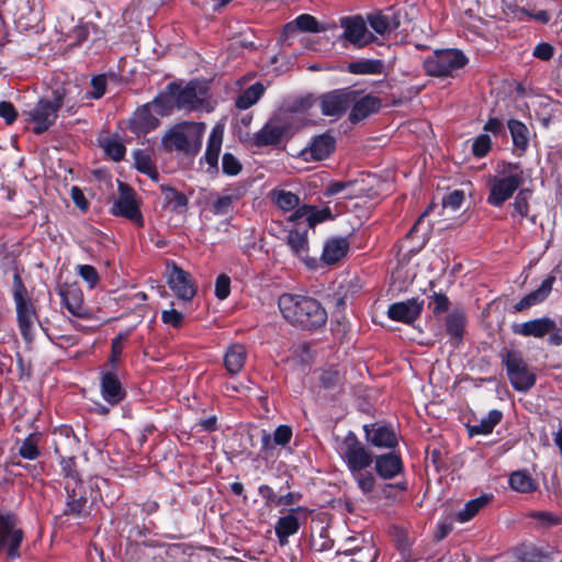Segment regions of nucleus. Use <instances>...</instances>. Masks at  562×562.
<instances>
[{"label":"nucleus","mask_w":562,"mask_h":562,"mask_svg":"<svg viewBox=\"0 0 562 562\" xmlns=\"http://www.w3.org/2000/svg\"><path fill=\"white\" fill-rule=\"evenodd\" d=\"M302 510V507L293 508L288 515L280 517L277 521L276 535L279 538L280 544H286L288 538L297 532L300 527L297 513Z\"/></svg>","instance_id":"nucleus-29"},{"label":"nucleus","mask_w":562,"mask_h":562,"mask_svg":"<svg viewBox=\"0 0 562 562\" xmlns=\"http://www.w3.org/2000/svg\"><path fill=\"white\" fill-rule=\"evenodd\" d=\"M514 333L535 338H542L549 335V342L553 346H560L562 345V318L559 323L550 317L535 318L515 325Z\"/></svg>","instance_id":"nucleus-6"},{"label":"nucleus","mask_w":562,"mask_h":562,"mask_svg":"<svg viewBox=\"0 0 562 562\" xmlns=\"http://www.w3.org/2000/svg\"><path fill=\"white\" fill-rule=\"evenodd\" d=\"M464 317L461 314H450L447 318V331L457 345L462 337Z\"/></svg>","instance_id":"nucleus-49"},{"label":"nucleus","mask_w":562,"mask_h":562,"mask_svg":"<svg viewBox=\"0 0 562 562\" xmlns=\"http://www.w3.org/2000/svg\"><path fill=\"white\" fill-rule=\"evenodd\" d=\"M183 318V314L175 308L165 310L161 313L162 323L172 327H180Z\"/></svg>","instance_id":"nucleus-56"},{"label":"nucleus","mask_w":562,"mask_h":562,"mask_svg":"<svg viewBox=\"0 0 562 562\" xmlns=\"http://www.w3.org/2000/svg\"><path fill=\"white\" fill-rule=\"evenodd\" d=\"M554 281V276H548L537 290L524 296L515 305V310L517 312H521L524 310H527L531 306L538 305L541 302H543L551 293Z\"/></svg>","instance_id":"nucleus-25"},{"label":"nucleus","mask_w":562,"mask_h":562,"mask_svg":"<svg viewBox=\"0 0 562 562\" xmlns=\"http://www.w3.org/2000/svg\"><path fill=\"white\" fill-rule=\"evenodd\" d=\"M509 485L519 493H530L537 487L536 482L526 472L517 471L509 476Z\"/></svg>","instance_id":"nucleus-45"},{"label":"nucleus","mask_w":562,"mask_h":562,"mask_svg":"<svg viewBox=\"0 0 562 562\" xmlns=\"http://www.w3.org/2000/svg\"><path fill=\"white\" fill-rule=\"evenodd\" d=\"M491 145V137L486 134H481L474 139L472 144V151L476 157H484L490 151Z\"/></svg>","instance_id":"nucleus-55"},{"label":"nucleus","mask_w":562,"mask_h":562,"mask_svg":"<svg viewBox=\"0 0 562 562\" xmlns=\"http://www.w3.org/2000/svg\"><path fill=\"white\" fill-rule=\"evenodd\" d=\"M368 23L375 34L386 37L400 26V19L391 11L378 12L368 15Z\"/></svg>","instance_id":"nucleus-23"},{"label":"nucleus","mask_w":562,"mask_h":562,"mask_svg":"<svg viewBox=\"0 0 562 562\" xmlns=\"http://www.w3.org/2000/svg\"><path fill=\"white\" fill-rule=\"evenodd\" d=\"M167 282L181 300L190 301L196 293V286L191 276L175 263L167 266Z\"/></svg>","instance_id":"nucleus-12"},{"label":"nucleus","mask_w":562,"mask_h":562,"mask_svg":"<svg viewBox=\"0 0 562 562\" xmlns=\"http://www.w3.org/2000/svg\"><path fill=\"white\" fill-rule=\"evenodd\" d=\"M382 70L383 64L376 59H363L348 65V71L356 75H376Z\"/></svg>","instance_id":"nucleus-43"},{"label":"nucleus","mask_w":562,"mask_h":562,"mask_svg":"<svg viewBox=\"0 0 562 562\" xmlns=\"http://www.w3.org/2000/svg\"><path fill=\"white\" fill-rule=\"evenodd\" d=\"M422 308L417 300L397 302L389 306L387 316L393 321L409 324L419 316Z\"/></svg>","instance_id":"nucleus-20"},{"label":"nucleus","mask_w":562,"mask_h":562,"mask_svg":"<svg viewBox=\"0 0 562 562\" xmlns=\"http://www.w3.org/2000/svg\"><path fill=\"white\" fill-rule=\"evenodd\" d=\"M286 243L292 250V252L299 257L301 260L308 263L307 260V250H308V243L306 235L304 233H301L299 231H291L286 237Z\"/></svg>","instance_id":"nucleus-37"},{"label":"nucleus","mask_w":562,"mask_h":562,"mask_svg":"<svg viewBox=\"0 0 562 562\" xmlns=\"http://www.w3.org/2000/svg\"><path fill=\"white\" fill-rule=\"evenodd\" d=\"M263 92L265 87L261 83H254L237 97L235 104L239 110H247L258 102Z\"/></svg>","instance_id":"nucleus-38"},{"label":"nucleus","mask_w":562,"mask_h":562,"mask_svg":"<svg viewBox=\"0 0 562 562\" xmlns=\"http://www.w3.org/2000/svg\"><path fill=\"white\" fill-rule=\"evenodd\" d=\"M351 105L350 121L358 122L375 112L380 108L381 101L373 95L360 97L356 91V100L352 101Z\"/></svg>","instance_id":"nucleus-30"},{"label":"nucleus","mask_w":562,"mask_h":562,"mask_svg":"<svg viewBox=\"0 0 562 562\" xmlns=\"http://www.w3.org/2000/svg\"><path fill=\"white\" fill-rule=\"evenodd\" d=\"M22 531L16 528L15 517L0 516V552H5L10 559L19 557V547L22 541Z\"/></svg>","instance_id":"nucleus-9"},{"label":"nucleus","mask_w":562,"mask_h":562,"mask_svg":"<svg viewBox=\"0 0 562 562\" xmlns=\"http://www.w3.org/2000/svg\"><path fill=\"white\" fill-rule=\"evenodd\" d=\"M335 148V138L328 134L316 136L307 148L302 150L304 160H323L327 158Z\"/></svg>","instance_id":"nucleus-19"},{"label":"nucleus","mask_w":562,"mask_h":562,"mask_svg":"<svg viewBox=\"0 0 562 562\" xmlns=\"http://www.w3.org/2000/svg\"><path fill=\"white\" fill-rule=\"evenodd\" d=\"M359 490L367 496H371L375 487V477L371 472L359 470L351 472Z\"/></svg>","instance_id":"nucleus-47"},{"label":"nucleus","mask_w":562,"mask_h":562,"mask_svg":"<svg viewBox=\"0 0 562 562\" xmlns=\"http://www.w3.org/2000/svg\"><path fill=\"white\" fill-rule=\"evenodd\" d=\"M233 209V198L231 195H221L212 202L211 210L216 215L228 214Z\"/></svg>","instance_id":"nucleus-54"},{"label":"nucleus","mask_w":562,"mask_h":562,"mask_svg":"<svg viewBox=\"0 0 562 562\" xmlns=\"http://www.w3.org/2000/svg\"><path fill=\"white\" fill-rule=\"evenodd\" d=\"M58 109L54 103L42 100L31 112L32 122L35 124L34 133L41 134L45 132L56 120Z\"/></svg>","instance_id":"nucleus-18"},{"label":"nucleus","mask_w":562,"mask_h":562,"mask_svg":"<svg viewBox=\"0 0 562 562\" xmlns=\"http://www.w3.org/2000/svg\"><path fill=\"white\" fill-rule=\"evenodd\" d=\"M525 173L519 164L501 161L495 168V173L486 181L488 188L487 203L499 207L508 201L524 184Z\"/></svg>","instance_id":"nucleus-2"},{"label":"nucleus","mask_w":562,"mask_h":562,"mask_svg":"<svg viewBox=\"0 0 562 562\" xmlns=\"http://www.w3.org/2000/svg\"><path fill=\"white\" fill-rule=\"evenodd\" d=\"M468 63L465 55L458 49H443L435 52L424 61L425 71L429 76L447 77L461 69Z\"/></svg>","instance_id":"nucleus-5"},{"label":"nucleus","mask_w":562,"mask_h":562,"mask_svg":"<svg viewBox=\"0 0 562 562\" xmlns=\"http://www.w3.org/2000/svg\"><path fill=\"white\" fill-rule=\"evenodd\" d=\"M134 158L135 166L140 172L146 173L151 178H157V172L151 164L150 157L147 154L138 150L135 151Z\"/></svg>","instance_id":"nucleus-52"},{"label":"nucleus","mask_w":562,"mask_h":562,"mask_svg":"<svg viewBox=\"0 0 562 562\" xmlns=\"http://www.w3.org/2000/svg\"><path fill=\"white\" fill-rule=\"evenodd\" d=\"M490 498L487 496H481L469 501L462 509L456 514V518L459 522H467L471 520L487 503Z\"/></svg>","instance_id":"nucleus-41"},{"label":"nucleus","mask_w":562,"mask_h":562,"mask_svg":"<svg viewBox=\"0 0 562 562\" xmlns=\"http://www.w3.org/2000/svg\"><path fill=\"white\" fill-rule=\"evenodd\" d=\"M278 306L284 319L301 328H317L327 319L325 308L310 296L284 293L279 296Z\"/></svg>","instance_id":"nucleus-1"},{"label":"nucleus","mask_w":562,"mask_h":562,"mask_svg":"<svg viewBox=\"0 0 562 562\" xmlns=\"http://www.w3.org/2000/svg\"><path fill=\"white\" fill-rule=\"evenodd\" d=\"M504 362L508 379L516 391L526 392L535 385L536 374L518 352L508 351Z\"/></svg>","instance_id":"nucleus-8"},{"label":"nucleus","mask_w":562,"mask_h":562,"mask_svg":"<svg viewBox=\"0 0 562 562\" xmlns=\"http://www.w3.org/2000/svg\"><path fill=\"white\" fill-rule=\"evenodd\" d=\"M337 450L350 473L359 470H366L372 463L371 453L351 431L345 436L338 445Z\"/></svg>","instance_id":"nucleus-7"},{"label":"nucleus","mask_w":562,"mask_h":562,"mask_svg":"<svg viewBox=\"0 0 562 562\" xmlns=\"http://www.w3.org/2000/svg\"><path fill=\"white\" fill-rule=\"evenodd\" d=\"M37 437L35 435H30L27 438L23 440L19 448V454L27 460H34L38 457V448H37Z\"/></svg>","instance_id":"nucleus-51"},{"label":"nucleus","mask_w":562,"mask_h":562,"mask_svg":"<svg viewBox=\"0 0 562 562\" xmlns=\"http://www.w3.org/2000/svg\"><path fill=\"white\" fill-rule=\"evenodd\" d=\"M100 146L103 151L113 160L117 161L125 155V147L114 137L100 138Z\"/></svg>","instance_id":"nucleus-46"},{"label":"nucleus","mask_w":562,"mask_h":562,"mask_svg":"<svg viewBox=\"0 0 562 562\" xmlns=\"http://www.w3.org/2000/svg\"><path fill=\"white\" fill-rule=\"evenodd\" d=\"M464 200V194L462 191L456 190L451 193H449L447 196L442 200V206L445 209L449 207L452 211H456L460 209L462 202Z\"/></svg>","instance_id":"nucleus-59"},{"label":"nucleus","mask_w":562,"mask_h":562,"mask_svg":"<svg viewBox=\"0 0 562 562\" xmlns=\"http://www.w3.org/2000/svg\"><path fill=\"white\" fill-rule=\"evenodd\" d=\"M296 31L319 33L325 31V27L322 26L313 15L301 14L295 20L284 25L282 32L283 40H288L290 36L294 35Z\"/></svg>","instance_id":"nucleus-24"},{"label":"nucleus","mask_w":562,"mask_h":562,"mask_svg":"<svg viewBox=\"0 0 562 562\" xmlns=\"http://www.w3.org/2000/svg\"><path fill=\"white\" fill-rule=\"evenodd\" d=\"M223 137L224 126L221 124H216L210 134L206 151L204 155V159L211 169L217 166Z\"/></svg>","instance_id":"nucleus-31"},{"label":"nucleus","mask_w":562,"mask_h":562,"mask_svg":"<svg viewBox=\"0 0 562 562\" xmlns=\"http://www.w3.org/2000/svg\"><path fill=\"white\" fill-rule=\"evenodd\" d=\"M350 243L346 237H334L324 244L322 260L326 265H333L342 259L349 250Z\"/></svg>","instance_id":"nucleus-28"},{"label":"nucleus","mask_w":562,"mask_h":562,"mask_svg":"<svg viewBox=\"0 0 562 562\" xmlns=\"http://www.w3.org/2000/svg\"><path fill=\"white\" fill-rule=\"evenodd\" d=\"M368 442L378 448H394L398 440L393 428L378 424L364 425Z\"/></svg>","instance_id":"nucleus-17"},{"label":"nucleus","mask_w":562,"mask_h":562,"mask_svg":"<svg viewBox=\"0 0 562 562\" xmlns=\"http://www.w3.org/2000/svg\"><path fill=\"white\" fill-rule=\"evenodd\" d=\"M76 269L78 274L88 283L90 289L98 284L100 278L94 267L90 265H79Z\"/></svg>","instance_id":"nucleus-53"},{"label":"nucleus","mask_w":562,"mask_h":562,"mask_svg":"<svg viewBox=\"0 0 562 562\" xmlns=\"http://www.w3.org/2000/svg\"><path fill=\"white\" fill-rule=\"evenodd\" d=\"M231 293V280L227 276L221 274L215 282V295L220 300H225Z\"/></svg>","instance_id":"nucleus-57"},{"label":"nucleus","mask_w":562,"mask_h":562,"mask_svg":"<svg viewBox=\"0 0 562 562\" xmlns=\"http://www.w3.org/2000/svg\"><path fill=\"white\" fill-rule=\"evenodd\" d=\"M502 412L497 409L491 411L477 425L470 427V434L472 436L491 434L494 427L502 420Z\"/></svg>","instance_id":"nucleus-42"},{"label":"nucleus","mask_w":562,"mask_h":562,"mask_svg":"<svg viewBox=\"0 0 562 562\" xmlns=\"http://www.w3.org/2000/svg\"><path fill=\"white\" fill-rule=\"evenodd\" d=\"M292 438V429L289 426L280 425L271 436L263 431L261 437L262 450H272L274 446H285Z\"/></svg>","instance_id":"nucleus-35"},{"label":"nucleus","mask_w":562,"mask_h":562,"mask_svg":"<svg viewBox=\"0 0 562 562\" xmlns=\"http://www.w3.org/2000/svg\"><path fill=\"white\" fill-rule=\"evenodd\" d=\"M72 495H69V501L67 503L68 512L79 514L86 505V498L81 494L77 496L75 487L72 488Z\"/></svg>","instance_id":"nucleus-61"},{"label":"nucleus","mask_w":562,"mask_h":562,"mask_svg":"<svg viewBox=\"0 0 562 562\" xmlns=\"http://www.w3.org/2000/svg\"><path fill=\"white\" fill-rule=\"evenodd\" d=\"M289 114L283 112L272 117L257 134V144L271 145L278 143L290 131L286 124Z\"/></svg>","instance_id":"nucleus-15"},{"label":"nucleus","mask_w":562,"mask_h":562,"mask_svg":"<svg viewBox=\"0 0 562 562\" xmlns=\"http://www.w3.org/2000/svg\"><path fill=\"white\" fill-rule=\"evenodd\" d=\"M112 213L117 216H124L139 227L144 225L135 194L123 184L120 186V196L113 203Z\"/></svg>","instance_id":"nucleus-11"},{"label":"nucleus","mask_w":562,"mask_h":562,"mask_svg":"<svg viewBox=\"0 0 562 562\" xmlns=\"http://www.w3.org/2000/svg\"><path fill=\"white\" fill-rule=\"evenodd\" d=\"M59 294L64 306L70 314L77 317H86L89 314L83 303L82 290L77 283L64 284L59 290Z\"/></svg>","instance_id":"nucleus-16"},{"label":"nucleus","mask_w":562,"mask_h":562,"mask_svg":"<svg viewBox=\"0 0 562 562\" xmlns=\"http://www.w3.org/2000/svg\"><path fill=\"white\" fill-rule=\"evenodd\" d=\"M508 130L515 147L525 150L529 144V131L527 126L520 121L510 120L508 122Z\"/></svg>","instance_id":"nucleus-39"},{"label":"nucleus","mask_w":562,"mask_h":562,"mask_svg":"<svg viewBox=\"0 0 562 562\" xmlns=\"http://www.w3.org/2000/svg\"><path fill=\"white\" fill-rule=\"evenodd\" d=\"M364 188L359 181H337L330 183L326 189V195L341 194L344 199L361 198Z\"/></svg>","instance_id":"nucleus-33"},{"label":"nucleus","mask_w":562,"mask_h":562,"mask_svg":"<svg viewBox=\"0 0 562 562\" xmlns=\"http://www.w3.org/2000/svg\"><path fill=\"white\" fill-rule=\"evenodd\" d=\"M222 167L228 176H236L241 169L239 161L228 153L223 156Z\"/></svg>","instance_id":"nucleus-58"},{"label":"nucleus","mask_w":562,"mask_h":562,"mask_svg":"<svg viewBox=\"0 0 562 562\" xmlns=\"http://www.w3.org/2000/svg\"><path fill=\"white\" fill-rule=\"evenodd\" d=\"M516 557L520 562H541L544 553L532 544H522L517 548Z\"/></svg>","instance_id":"nucleus-48"},{"label":"nucleus","mask_w":562,"mask_h":562,"mask_svg":"<svg viewBox=\"0 0 562 562\" xmlns=\"http://www.w3.org/2000/svg\"><path fill=\"white\" fill-rule=\"evenodd\" d=\"M176 91V106L180 110L193 111L201 109L207 98L206 87L199 82H190Z\"/></svg>","instance_id":"nucleus-13"},{"label":"nucleus","mask_w":562,"mask_h":562,"mask_svg":"<svg viewBox=\"0 0 562 562\" xmlns=\"http://www.w3.org/2000/svg\"><path fill=\"white\" fill-rule=\"evenodd\" d=\"M429 306L435 313H441L448 310L449 301L443 294H434L430 299Z\"/></svg>","instance_id":"nucleus-63"},{"label":"nucleus","mask_w":562,"mask_h":562,"mask_svg":"<svg viewBox=\"0 0 562 562\" xmlns=\"http://www.w3.org/2000/svg\"><path fill=\"white\" fill-rule=\"evenodd\" d=\"M101 395L110 405L119 404L125 396V391L113 372H103L101 375Z\"/></svg>","instance_id":"nucleus-21"},{"label":"nucleus","mask_w":562,"mask_h":562,"mask_svg":"<svg viewBox=\"0 0 562 562\" xmlns=\"http://www.w3.org/2000/svg\"><path fill=\"white\" fill-rule=\"evenodd\" d=\"M246 358L247 352L243 345H232L224 355L226 370L232 374L238 373L244 368Z\"/></svg>","instance_id":"nucleus-34"},{"label":"nucleus","mask_w":562,"mask_h":562,"mask_svg":"<svg viewBox=\"0 0 562 562\" xmlns=\"http://www.w3.org/2000/svg\"><path fill=\"white\" fill-rule=\"evenodd\" d=\"M531 198V191L529 189H522L515 196L513 202V207L515 214H518L520 218H524L528 215L529 212V200Z\"/></svg>","instance_id":"nucleus-50"},{"label":"nucleus","mask_w":562,"mask_h":562,"mask_svg":"<svg viewBox=\"0 0 562 562\" xmlns=\"http://www.w3.org/2000/svg\"><path fill=\"white\" fill-rule=\"evenodd\" d=\"M83 100L82 91L79 85L74 81H67L60 88L54 91V104L57 109L66 105L72 109Z\"/></svg>","instance_id":"nucleus-22"},{"label":"nucleus","mask_w":562,"mask_h":562,"mask_svg":"<svg viewBox=\"0 0 562 562\" xmlns=\"http://www.w3.org/2000/svg\"><path fill=\"white\" fill-rule=\"evenodd\" d=\"M203 123H181L171 127L162 138L164 145L189 155L196 154L202 144Z\"/></svg>","instance_id":"nucleus-3"},{"label":"nucleus","mask_w":562,"mask_h":562,"mask_svg":"<svg viewBox=\"0 0 562 562\" xmlns=\"http://www.w3.org/2000/svg\"><path fill=\"white\" fill-rule=\"evenodd\" d=\"M375 470L381 477L393 479L402 471V461L393 453L382 454L375 459Z\"/></svg>","instance_id":"nucleus-32"},{"label":"nucleus","mask_w":562,"mask_h":562,"mask_svg":"<svg viewBox=\"0 0 562 562\" xmlns=\"http://www.w3.org/2000/svg\"><path fill=\"white\" fill-rule=\"evenodd\" d=\"M157 115L165 116L176 106V91L159 94L151 103H149Z\"/></svg>","instance_id":"nucleus-44"},{"label":"nucleus","mask_w":562,"mask_h":562,"mask_svg":"<svg viewBox=\"0 0 562 562\" xmlns=\"http://www.w3.org/2000/svg\"><path fill=\"white\" fill-rule=\"evenodd\" d=\"M331 218L328 207L317 209L311 205H302L290 216L291 221H304L311 227Z\"/></svg>","instance_id":"nucleus-26"},{"label":"nucleus","mask_w":562,"mask_h":562,"mask_svg":"<svg viewBox=\"0 0 562 562\" xmlns=\"http://www.w3.org/2000/svg\"><path fill=\"white\" fill-rule=\"evenodd\" d=\"M271 200L278 205L282 211H292L297 210L300 206V198L284 189H274L270 193Z\"/></svg>","instance_id":"nucleus-36"},{"label":"nucleus","mask_w":562,"mask_h":562,"mask_svg":"<svg viewBox=\"0 0 562 562\" xmlns=\"http://www.w3.org/2000/svg\"><path fill=\"white\" fill-rule=\"evenodd\" d=\"M161 189L165 202L172 212L181 213L186 211L188 200L183 193L171 187H162Z\"/></svg>","instance_id":"nucleus-40"},{"label":"nucleus","mask_w":562,"mask_h":562,"mask_svg":"<svg viewBox=\"0 0 562 562\" xmlns=\"http://www.w3.org/2000/svg\"><path fill=\"white\" fill-rule=\"evenodd\" d=\"M344 37L356 46H366L374 41L376 36L367 27L366 21L361 16L345 18L341 20Z\"/></svg>","instance_id":"nucleus-14"},{"label":"nucleus","mask_w":562,"mask_h":562,"mask_svg":"<svg viewBox=\"0 0 562 562\" xmlns=\"http://www.w3.org/2000/svg\"><path fill=\"white\" fill-rule=\"evenodd\" d=\"M553 53L554 48L549 43H539L533 49V56L541 60L550 59Z\"/></svg>","instance_id":"nucleus-64"},{"label":"nucleus","mask_w":562,"mask_h":562,"mask_svg":"<svg viewBox=\"0 0 562 562\" xmlns=\"http://www.w3.org/2000/svg\"><path fill=\"white\" fill-rule=\"evenodd\" d=\"M92 91L88 93L94 99H100L105 93L106 78L103 75L97 76L91 80Z\"/></svg>","instance_id":"nucleus-60"},{"label":"nucleus","mask_w":562,"mask_h":562,"mask_svg":"<svg viewBox=\"0 0 562 562\" xmlns=\"http://www.w3.org/2000/svg\"><path fill=\"white\" fill-rule=\"evenodd\" d=\"M356 100V91L338 89L322 95L319 105L326 116H341Z\"/></svg>","instance_id":"nucleus-10"},{"label":"nucleus","mask_w":562,"mask_h":562,"mask_svg":"<svg viewBox=\"0 0 562 562\" xmlns=\"http://www.w3.org/2000/svg\"><path fill=\"white\" fill-rule=\"evenodd\" d=\"M154 108L148 103L137 109L132 119V128L135 133H147L154 130L159 121Z\"/></svg>","instance_id":"nucleus-27"},{"label":"nucleus","mask_w":562,"mask_h":562,"mask_svg":"<svg viewBox=\"0 0 562 562\" xmlns=\"http://www.w3.org/2000/svg\"><path fill=\"white\" fill-rule=\"evenodd\" d=\"M530 517L539 521L542 526H552L560 521V518L550 512H533L530 514Z\"/></svg>","instance_id":"nucleus-62"},{"label":"nucleus","mask_w":562,"mask_h":562,"mask_svg":"<svg viewBox=\"0 0 562 562\" xmlns=\"http://www.w3.org/2000/svg\"><path fill=\"white\" fill-rule=\"evenodd\" d=\"M13 300L20 331L26 341H31L37 323V315L19 273H15L13 278Z\"/></svg>","instance_id":"nucleus-4"}]
</instances>
